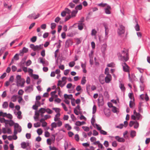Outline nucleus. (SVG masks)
<instances>
[{"label":"nucleus","mask_w":150,"mask_h":150,"mask_svg":"<svg viewBox=\"0 0 150 150\" xmlns=\"http://www.w3.org/2000/svg\"><path fill=\"white\" fill-rule=\"evenodd\" d=\"M43 44H40L39 45H37L35 46V49L34 51L39 50L42 48Z\"/></svg>","instance_id":"11"},{"label":"nucleus","mask_w":150,"mask_h":150,"mask_svg":"<svg viewBox=\"0 0 150 150\" xmlns=\"http://www.w3.org/2000/svg\"><path fill=\"white\" fill-rule=\"evenodd\" d=\"M86 82V77L83 76L81 80V83L82 85H84L85 84Z\"/></svg>","instance_id":"21"},{"label":"nucleus","mask_w":150,"mask_h":150,"mask_svg":"<svg viewBox=\"0 0 150 150\" xmlns=\"http://www.w3.org/2000/svg\"><path fill=\"white\" fill-rule=\"evenodd\" d=\"M125 32V28L122 25H120L117 30V33L119 35L124 34Z\"/></svg>","instance_id":"2"},{"label":"nucleus","mask_w":150,"mask_h":150,"mask_svg":"<svg viewBox=\"0 0 150 150\" xmlns=\"http://www.w3.org/2000/svg\"><path fill=\"white\" fill-rule=\"evenodd\" d=\"M136 117L137 120H141L142 119V116L139 113H138V114H137V115H136Z\"/></svg>","instance_id":"26"},{"label":"nucleus","mask_w":150,"mask_h":150,"mask_svg":"<svg viewBox=\"0 0 150 150\" xmlns=\"http://www.w3.org/2000/svg\"><path fill=\"white\" fill-rule=\"evenodd\" d=\"M32 63V62L30 60H28L26 62L25 65L26 66H30Z\"/></svg>","instance_id":"39"},{"label":"nucleus","mask_w":150,"mask_h":150,"mask_svg":"<svg viewBox=\"0 0 150 150\" xmlns=\"http://www.w3.org/2000/svg\"><path fill=\"white\" fill-rule=\"evenodd\" d=\"M64 148L65 150H66L68 147V144L67 142H65L64 144Z\"/></svg>","instance_id":"60"},{"label":"nucleus","mask_w":150,"mask_h":150,"mask_svg":"<svg viewBox=\"0 0 150 150\" xmlns=\"http://www.w3.org/2000/svg\"><path fill=\"white\" fill-rule=\"evenodd\" d=\"M75 62L74 61H72L69 62V66L70 67H73L75 64Z\"/></svg>","instance_id":"37"},{"label":"nucleus","mask_w":150,"mask_h":150,"mask_svg":"<svg viewBox=\"0 0 150 150\" xmlns=\"http://www.w3.org/2000/svg\"><path fill=\"white\" fill-rule=\"evenodd\" d=\"M82 5L81 4H80L78 5H77L75 7V9L76 10H81L82 9Z\"/></svg>","instance_id":"22"},{"label":"nucleus","mask_w":150,"mask_h":150,"mask_svg":"<svg viewBox=\"0 0 150 150\" xmlns=\"http://www.w3.org/2000/svg\"><path fill=\"white\" fill-rule=\"evenodd\" d=\"M96 107L95 105H94L93 108V111L92 113L94 114L96 113Z\"/></svg>","instance_id":"49"},{"label":"nucleus","mask_w":150,"mask_h":150,"mask_svg":"<svg viewBox=\"0 0 150 150\" xmlns=\"http://www.w3.org/2000/svg\"><path fill=\"white\" fill-rule=\"evenodd\" d=\"M67 96V97H68V99H69L71 100L72 99H73L72 97H73V96L72 94H70L69 95H68L66 94H65L64 95V97H65V96Z\"/></svg>","instance_id":"36"},{"label":"nucleus","mask_w":150,"mask_h":150,"mask_svg":"<svg viewBox=\"0 0 150 150\" xmlns=\"http://www.w3.org/2000/svg\"><path fill=\"white\" fill-rule=\"evenodd\" d=\"M21 111L19 110L17 112V117L18 119H21L22 118V116L21 115Z\"/></svg>","instance_id":"18"},{"label":"nucleus","mask_w":150,"mask_h":150,"mask_svg":"<svg viewBox=\"0 0 150 150\" xmlns=\"http://www.w3.org/2000/svg\"><path fill=\"white\" fill-rule=\"evenodd\" d=\"M119 82L120 83L119 86V87L122 91H124L125 90V88L124 84L121 83L120 81H119Z\"/></svg>","instance_id":"15"},{"label":"nucleus","mask_w":150,"mask_h":150,"mask_svg":"<svg viewBox=\"0 0 150 150\" xmlns=\"http://www.w3.org/2000/svg\"><path fill=\"white\" fill-rule=\"evenodd\" d=\"M111 76L110 75H107L105 78V81L106 83H108L111 80Z\"/></svg>","instance_id":"9"},{"label":"nucleus","mask_w":150,"mask_h":150,"mask_svg":"<svg viewBox=\"0 0 150 150\" xmlns=\"http://www.w3.org/2000/svg\"><path fill=\"white\" fill-rule=\"evenodd\" d=\"M121 65L122 67L123 71L126 72H129V67L125 62L121 63Z\"/></svg>","instance_id":"4"},{"label":"nucleus","mask_w":150,"mask_h":150,"mask_svg":"<svg viewBox=\"0 0 150 150\" xmlns=\"http://www.w3.org/2000/svg\"><path fill=\"white\" fill-rule=\"evenodd\" d=\"M31 76L35 79H37L39 78V76L37 74H32Z\"/></svg>","instance_id":"34"},{"label":"nucleus","mask_w":150,"mask_h":150,"mask_svg":"<svg viewBox=\"0 0 150 150\" xmlns=\"http://www.w3.org/2000/svg\"><path fill=\"white\" fill-rule=\"evenodd\" d=\"M23 50V52L24 53H26L28 51V49L27 48H26L25 47H24L23 49L22 50Z\"/></svg>","instance_id":"46"},{"label":"nucleus","mask_w":150,"mask_h":150,"mask_svg":"<svg viewBox=\"0 0 150 150\" xmlns=\"http://www.w3.org/2000/svg\"><path fill=\"white\" fill-rule=\"evenodd\" d=\"M16 79L17 80V83L18 86L20 85V83H19L21 81V76L20 75H17L16 76Z\"/></svg>","instance_id":"13"},{"label":"nucleus","mask_w":150,"mask_h":150,"mask_svg":"<svg viewBox=\"0 0 150 150\" xmlns=\"http://www.w3.org/2000/svg\"><path fill=\"white\" fill-rule=\"evenodd\" d=\"M118 55L119 58L121 60H124L125 62H126L128 60V53L126 52L125 50L122 51V54L119 53L118 54Z\"/></svg>","instance_id":"1"},{"label":"nucleus","mask_w":150,"mask_h":150,"mask_svg":"<svg viewBox=\"0 0 150 150\" xmlns=\"http://www.w3.org/2000/svg\"><path fill=\"white\" fill-rule=\"evenodd\" d=\"M65 128H67L68 130H70L71 129V127L70 125L68 124H65Z\"/></svg>","instance_id":"29"},{"label":"nucleus","mask_w":150,"mask_h":150,"mask_svg":"<svg viewBox=\"0 0 150 150\" xmlns=\"http://www.w3.org/2000/svg\"><path fill=\"white\" fill-rule=\"evenodd\" d=\"M52 109L57 113L60 112V108H53Z\"/></svg>","instance_id":"41"},{"label":"nucleus","mask_w":150,"mask_h":150,"mask_svg":"<svg viewBox=\"0 0 150 150\" xmlns=\"http://www.w3.org/2000/svg\"><path fill=\"white\" fill-rule=\"evenodd\" d=\"M105 74L107 75H110L109 74V69L108 68H105Z\"/></svg>","instance_id":"47"},{"label":"nucleus","mask_w":150,"mask_h":150,"mask_svg":"<svg viewBox=\"0 0 150 150\" xmlns=\"http://www.w3.org/2000/svg\"><path fill=\"white\" fill-rule=\"evenodd\" d=\"M57 123V126L58 127H60L62 125V122L60 120H59Z\"/></svg>","instance_id":"58"},{"label":"nucleus","mask_w":150,"mask_h":150,"mask_svg":"<svg viewBox=\"0 0 150 150\" xmlns=\"http://www.w3.org/2000/svg\"><path fill=\"white\" fill-rule=\"evenodd\" d=\"M40 16V14L38 13L36 14L35 13H34L32 14L29 15L28 16V18L30 19H36L38 18Z\"/></svg>","instance_id":"3"},{"label":"nucleus","mask_w":150,"mask_h":150,"mask_svg":"<svg viewBox=\"0 0 150 150\" xmlns=\"http://www.w3.org/2000/svg\"><path fill=\"white\" fill-rule=\"evenodd\" d=\"M8 106V103L6 101L4 102L2 104V107L3 108L6 109Z\"/></svg>","instance_id":"17"},{"label":"nucleus","mask_w":150,"mask_h":150,"mask_svg":"<svg viewBox=\"0 0 150 150\" xmlns=\"http://www.w3.org/2000/svg\"><path fill=\"white\" fill-rule=\"evenodd\" d=\"M25 91L27 93H30L33 91V86H26L25 88Z\"/></svg>","instance_id":"5"},{"label":"nucleus","mask_w":150,"mask_h":150,"mask_svg":"<svg viewBox=\"0 0 150 150\" xmlns=\"http://www.w3.org/2000/svg\"><path fill=\"white\" fill-rule=\"evenodd\" d=\"M64 11H66V13L69 14L71 13V11L70 9L67 8L65 9Z\"/></svg>","instance_id":"59"},{"label":"nucleus","mask_w":150,"mask_h":150,"mask_svg":"<svg viewBox=\"0 0 150 150\" xmlns=\"http://www.w3.org/2000/svg\"><path fill=\"white\" fill-rule=\"evenodd\" d=\"M135 125L134 126V128L137 129V128L139 127V123L138 122L136 121L135 122H134Z\"/></svg>","instance_id":"52"},{"label":"nucleus","mask_w":150,"mask_h":150,"mask_svg":"<svg viewBox=\"0 0 150 150\" xmlns=\"http://www.w3.org/2000/svg\"><path fill=\"white\" fill-rule=\"evenodd\" d=\"M40 113L44 114L46 112V109L44 108H41L39 110Z\"/></svg>","instance_id":"20"},{"label":"nucleus","mask_w":150,"mask_h":150,"mask_svg":"<svg viewBox=\"0 0 150 150\" xmlns=\"http://www.w3.org/2000/svg\"><path fill=\"white\" fill-rule=\"evenodd\" d=\"M104 145L105 146V147H108L109 146V143L107 141H105L104 142Z\"/></svg>","instance_id":"64"},{"label":"nucleus","mask_w":150,"mask_h":150,"mask_svg":"<svg viewBox=\"0 0 150 150\" xmlns=\"http://www.w3.org/2000/svg\"><path fill=\"white\" fill-rule=\"evenodd\" d=\"M103 25L105 28V35H107L108 33L107 32V29H108V28L107 25L105 23L103 24Z\"/></svg>","instance_id":"31"},{"label":"nucleus","mask_w":150,"mask_h":150,"mask_svg":"<svg viewBox=\"0 0 150 150\" xmlns=\"http://www.w3.org/2000/svg\"><path fill=\"white\" fill-rule=\"evenodd\" d=\"M135 21L136 25L134 26V28L136 31H139L140 30L139 26L138 23L136 19H135Z\"/></svg>","instance_id":"12"},{"label":"nucleus","mask_w":150,"mask_h":150,"mask_svg":"<svg viewBox=\"0 0 150 150\" xmlns=\"http://www.w3.org/2000/svg\"><path fill=\"white\" fill-rule=\"evenodd\" d=\"M71 16L70 15L67 16L65 18L64 22H65L71 18Z\"/></svg>","instance_id":"48"},{"label":"nucleus","mask_w":150,"mask_h":150,"mask_svg":"<svg viewBox=\"0 0 150 150\" xmlns=\"http://www.w3.org/2000/svg\"><path fill=\"white\" fill-rule=\"evenodd\" d=\"M51 126L53 128H56L57 126V123L55 122H52L51 124Z\"/></svg>","instance_id":"38"},{"label":"nucleus","mask_w":150,"mask_h":150,"mask_svg":"<svg viewBox=\"0 0 150 150\" xmlns=\"http://www.w3.org/2000/svg\"><path fill=\"white\" fill-rule=\"evenodd\" d=\"M78 10H74L71 12V16L72 17H75L76 14L78 12Z\"/></svg>","instance_id":"23"},{"label":"nucleus","mask_w":150,"mask_h":150,"mask_svg":"<svg viewBox=\"0 0 150 150\" xmlns=\"http://www.w3.org/2000/svg\"><path fill=\"white\" fill-rule=\"evenodd\" d=\"M16 95H14L12 97L11 99L13 102H15L16 101Z\"/></svg>","instance_id":"35"},{"label":"nucleus","mask_w":150,"mask_h":150,"mask_svg":"<svg viewBox=\"0 0 150 150\" xmlns=\"http://www.w3.org/2000/svg\"><path fill=\"white\" fill-rule=\"evenodd\" d=\"M6 91H4L2 94L1 95V96L3 98H4L6 96Z\"/></svg>","instance_id":"56"},{"label":"nucleus","mask_w":150,"mask_h":150,"mask_svg":"<svg viewBox=\"0 0 150 150\" xmlns=\"http://www.w3.org/2000/svg\"><path fill=\"white\" fill-rule=\"evenodd\" d=\"M100 134L104 135H105L107 134V132L106 131L103 130H101L100 131Z\"/></svg>","instance_id":"51"},{"label":"nucleus","mask_w":150,"mask_h":150,"mask_svg":"<svg viewBox=\"0 0 150 150\" xmlns=\"http://www.w3.org/2000/svg\"><path fill=\"white\" fill-rule=\"evenodd\" d=\"M41 28L42 29L45 30L46 28V25L45 24H43L41 25Z\"/></svg>","instance_id":"62"},{"label":"nucleus","mask_w":150,"mask_h":150,"mask_svg":"<svg viewBox=\"0 0 150 150\" xmlns=\"http://www.w3.org/2000/svg\"><path fill=\"white\" fill-rule=\"evenodd\" d=\"M95 122V119L93 118V117L92 118L91 120V123L92 125L94 127V122Z\"/></svg>","instance_id":"45"},{"label":"nucleus","mask_w":150,"mask_h":150,"mask_svg":"<svg viewBox=\"0 0 150 150\" xmlns=\"http://www.w3.org/2000/svg\"><path fill=\"white\" fill-rule=\"evenodd\" d=\"M98 132L96 130H93V135L94 136H96L98 135Z\"/></svg>","instance_id":"50"},{"label":"nucleus","mask_w":150,"mask_h":150,"mask_svg":"<svg viewBox=\"0 0 150 150\" xmlns=\"http://www.w3.org/2000/svg\"><path fill=\"white\" fill-rule=\"evenodd\" d=\"M95 125H96V128H97V129L100 132V131L102 130L101 127L99 126V125H98L96 123L95 124Z\"/></svg>","instance_id":"53"},{"label":"nucleus","mask_w":150,"mask_h":150,"mask_svg":"<svg viewBox=\"0 0 150 150\" xmlns=\"http://www.w3.org/2000/svg\"><path fill=\"white\" fill-rule=\"evenodd\" d=\"M27 58V57L25 56L22 59L21 61L19 64V66L20 67H22L24 66V64Z\"/></svg>","instance_id":"7"},{"label":"nucleus","mask_w":150,"mask_h":150,"mask_svg":"<svg viewBox=\"0 0 150 150\" xmlns=\"http://www.w3.org/2000/svg\"><path fill=\"white\" fill-rule=\"evenodd\" d=\"M106 45L105 44H103L101 47V51L103 54H105V51L106 50Z\"/></svg>","instance_id":"14"},{"label":"nucleus","mask_w":150,"mask_h":150,"mask_svg":"<svg viewBox=\"0 0 150 150\" xmlns=\"http://www.w3.org/2000/svg\"><path fill=\"white\" fill-rule=\"evenodd\" d=\"M131 77H132V82L135 81H136V77L134 74H131Z\"/></svg>","instance_id":"54"},{"label":"nucleus","mask_w":150,"mask_h":150,"mask_svg":"<svg viewBox=\"0 0 150 150\" xmlns=\"http://www.w3.org/2000/svg\"><path fill=\"white\" fill-rule=\"evenodd\" d=\"M46 112L49 114H52L53 111L49 108L46 109Z\"/></svg>","instance_id":"30"},{"label":"nucleus","mask_w":150,"mask_h":150,"mask_svg":"<svg viewBox=\"0 0 150 150\" xmlns=\"http://www.w3.org/2000/svg\"><path fill=\"white\" fill-rule=\"evenodd\" d=\"M118 141L119 142H124L125 141V139L123 138L120 137L118 139Z\"/></svg>","instance_id":"55"},{"label":"nucleus","mask_w":150,"mask_h":150,"mask_svg":"<svg viewBox=\"0 0 150 150\" xmlns=\"http://www.w3.org/2000/svg\"><path fill=\"white\" fill-rule=\"evenodd\" d=\"M51 29L53 30L55 28L56 24L55 23H52L51 24Z\"/></svg>","instance_id":"42"},{"label":"nucleus","mask_w":150,"mask_h":150,"mask_svg":"<svg viewBox=\"0 0 150 150\" xmlns=\"http://www.w3.org/2000/svg\"><path fill=\"white\" fill-rule=\"evenodd\" d=\"M72 44V39H69L67 40L65 42V46L68 47L70 45Z\"/></svg>","instance_id":"8"},{"label":"nucleus","mask_w":150,"mask_h":150,"mask_svg":"<svg viewBox=\"0 0 150 150\" xmlns=\"http://www.w3.org/2000/svg\"><path fill=\"white\" fill-rule=\"evenodd\" d=\"M80 63L81 64V67L83 69V72L85 73H86L87 71L86 69V62L85 61L84 63H83L82 62H80Z\"/></svg>","instance_id":"6"},{"label":"nucleus","mask_w":150,"mask_h":150,"mask_svg":"<svg viewBox=\"0 0 150 150\" xmlns=\"http://www.w3.org/2000/svg\"><path fill=\"white\" fill-rule=\"evenodd\" d=\"M37 133L39 135L41 134L42 133V131L40 128L38 129L37 130Z\"/></svg>","instance_id":"40"},{"label":"nucleus","mask_w":150,"mask_h":150,"mask_svg":"<svg viewBox=\"0 0 150 150\" xmlns=\"http://www.w3.org/2000/svg\"><path fill=\"white\" fill-rule=\"evenodd\" d=\"M37 40V37L36 36H33L30 40L31 42H35Z\"/></svg>","instance_id":"28"},{"label":"nucleus","mask_w":150,"mask_h":150,"mask_svg":"<svg viewBox=\"0 0 150 150\" xmlns=\"http://www.w3.org/2000/svg\"><path fill=\"white\" fill-rule=\"evenodd\" d=\"M21 147L23 149H25L27 146L26 143L25 142H22L21 144Z\"/></svg>","instance_id":"19"},{"label":"nucleus","mask_w":150,"mask_h":150,"mask_svg":"<svg viewBox=\"0 0 150 150\" xmlns=\"http://www.w3.org/2000/svg\"><path fill=\"white\" fill-rule=\"evenodd\" d=\"M82 128L83 130L86 132H88L90 130L89 127L86 126H82Z\"/></svg>","instance_id":"32"},{"label":"nucleus","mask_w":150,"mask_h":150,"mask_svg":"<svg viewBox=\"0 0 150 150\" xmlns=\"http://www.w3.org/2000/svg\"><path fill=\"white\" fill-rule=\"evenodd\" d=\"M97 33V31L95 29H94L92 30L91 34V35L93 36H96Z\"/></svg>","instance_id":"25"},{"label":"nucleus","mask_w":150,"mask_h":150,"mask_svg":"<svg viewBox=\"0 0 150 150\" xmlns=\"http://www.w3.org/2000/svg\"><path fill=\"white\" fill-rule=\"evenodd\" d=\"M14 122L13 120H9V123H8V124L10 126H13L14 125Z\"/></svg>","instance_id":"44"},{"label":"nucleus","mask_w":150,"mask_h":150,"mask_svg":"<svg viewBox=\"0 0 150 150\" xmlns=\"http://www.w3.org/2000/svg\"><path fill=\"white\" fill-rule=\"evenodd\" d=\"M130 135L132 138H134L136 135V132L134 130L131 131Z\"/></svg>","instance_id":"16"},{"label":"nucleus","mask_w":150,"mask_h":150,"mask_svg":"<svg viewBox=\"0 0 150 150\" xmlns=\"http://www.w3.org/2000/svg\"><path fill=\"white\" fill-rule=\"evenodd\" d=\"M98 105L99 106H102L103 105V99H101V100L100 101L99 99H98Z\"/></svg>","instance_id":"24"},{"label":"nucleus","mask_w":150,"mask_h":150,"mask_svg":"<svg viewBox=\"0 0 150 150\" xmlns=\"http://www.w3.org/2000/svg\"><path fill=\"white\" fill-rule=\"evenodd\" d=\"M26 137L28 139H29L31 138V134L30 133H27L25 135Z\"/></svg>","instance_id":"57"},{"label":"nucleus","mask_w":150,"mask_h":150,"mask_svg":"<svg viewBox=\"0 0 150 150\" xmlns=\"http://www.w3.org/2000/svg\"><path fill=\"white\" fill-rule=\"evenodd\" d=\"M61 105L65 111H67L68 110L67 108L66 107L65 105L63 103H61Z\"/></svg>","instance_id":"43"},{"label":"nucleus","mask_w":150,"mask_h":150,"mask_svg":"<svg viewBox=\"0 0 150 150\" xmlns=\"http://www.w3.org/2000/svg\"><path fill=\"white\" fill-rule=\"evenodd\" d=\"M7 114L6 113H3L2 111H0V116H2L3 117H4L7 116Z\"/></svg>","instance_id":"33"},{"label":"nucleus","mask_w":150,"mask_h":150,"mask_svg":"<svg viewBox=\"0 0 150 150\" xmlns=\"http://www.w3.org/2000/svg\"><path fill=\"white\" fill-rule=\"evenodd\" d=\"M13 59L16 61L19 59V54L18 53H16L14 56Z\"/></svg>","instance_id":"27"},{"label":"nucleus","mask_w":150,"mask_h":150,"mask_svg":"<svg viewBox=\"0 0 150 150\" xmlns=\"http://www.w3.org/2000/svg\"><path fill=\"white\" fill-rule=\"evenodd\" d=\"M11 69L12 71L13 72H14L16 70V69H17V68L15 66L13 65L11 67Z\"/></svg>","instance_id":"61"},{"label":"nucleus","mask_w":150,"mask_h":150,"mask_svg":"<svg viewBox=\"0 0 150 150\" xmlns=\"http://www.w3.org/2000/svg\"><path fill=\"white\" fill-rule=\"evenodd\" d=\"M34 127H38L40 126V123L37 122L36 123H35L34 125Z\"/></svg>","instance_id":"63"},{"label":"nucleus","mask_w":150,"mask_h":150,"mask_svg":"<svg viewBox=\"0 0 150 150\" xmlns=\"http://www.w3.org/2000/svg\"><path fill=\"white\" fill-rule=\"evenodd\" d=\"M111 8L110 6L108 5L107 7L105 8V13L106 14H110L111 12L110 10L111 9Z\"/></svg>","instance_id":"10"}]
</instances>
